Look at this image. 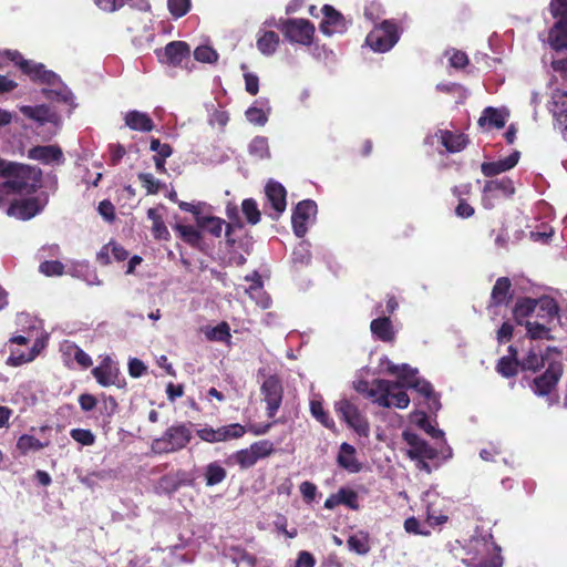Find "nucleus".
<instances>
[{
	"instance_id": "obj_1",
	"label": "nucleus",
	"mask_w": 567,
	"mask_h": 567,
	"mask_svg": "<svg viewBox=\"0 0 567 567\" xmlns=\"http://www.w3.org/2000/svg\"><path fill=\"white\" fill-rule=\"evenodd\" d=\"M42 172L38 167L16 163L7 181L2 183V189L13 194L30 195L41 186Z\"/></svg>"
},
{
	"instance_id": "obj_2",
	"label": "nucleus",
	"mask_w": 567,
	"mask_h": 567,
	"mask_svg": "<svg viewBox=\"0 0 567 567\" xmlns=\"http://www.w3.org/2000/svg\"><path fill=\"white\" fill-rule=\"evenodd\" d=\"M399 28L393 20H384L375 25L367 35L365 43L374 51H390L399 41Z\"/></svg>"
},
{
	"instance_id": "obj_3",
	"label": "nucleus",
	"mask_w": 567,
	"mask_h": 567,
	"mask_svg": "<svg viewBox=\"0 0 567 567\" xmlns=\"http://www.w3.org/2000/svg\"><path fill=\"white\" fill-rule=\"evenodd\" d=\"M280 31L291 43L309 47L313 42L315 25L307 19L290 18L280 22Z\"/></svg>"
},
{
	"instance_id": "obj_4",
	"label": "nucleus",
	"mask_w": 567,
	"mask_h": 567,
	"mask_svg": "<svg viewBox=\"0 0 567 567\" xmlns=\"http://www.w3.org/2000/svg\"><path fill=\"white\" fill-rule=\"evenodd\" d=\"M563 374L564 363L560 357L549 361L546 370L533 380V392L538 396L549 395L557 388Z\"/></svg>"
},
{
	"instance_id": "obj_5",
	"label": "nucleus",
	"mask_w": 567,
	"mask_h": 567,
	"mask_svg": "<svg viewBox=\"0 0 567 567\" xmlns=\"http://www.w3.org/2000/svg\"><path fill=\"white\" fill-rule=\"evenodd\" d=\"M190 440L192 432L185 424L173 425L154 441L153 447L159 453H172L184 449Z\"/></svg>"
},
{
	"instance_id": "obj_6",
	"label": "nucleus",
	"mask_w": 567,
	"mask_h": 567,
	"mask_svg": "<svg viewBox=\"0 0 567 567\" xmlns=\"http://www.w3.org/2000/svg\"><path fill=\"white\" fill-rule=\"evenodd\" d=\"M336 412L359 436L368 437L370 435V424L367 417L351 401L343 399L337 402Z\"/></svg>"
},
{
	"instance_id": "obj_7",
	"label": "nucleus",
	"mask_w": 567,
	"mask_h": 567,
	"mask_svg": "<svg viewBox=\"0 0 567 567\" xmlns=\"http://www.w3.org/2000/svg\"><path fill=\"white\" fill-rule=\"evenodd\" d=\"M260 393L262 395V401L266 404V414L269 419H274L281 404L284 399V385L281 379L276 375L267 377L261 386Z\"/></svg>"
},
{
	"instance_id": "obj_8",
	"label": "nucleus",
	"mask_w": 567,
	"mask_h": 567,
	"mask_svg": "<svg viewBox=\"0 0 567 567\" xmlns=\"http://www.w3.org/2000/svg\"><path fill=\"white\" fill-rule=\"evenodd\" d=\"M246 432L247 430L245 425H241L239 423H231L228 425H223L218 429L205 426L203 429L197 430L196 434L204 442L219 443L240 439L246 434Z\"/></svg>"
},
{
	"instance_id": "obj_9",
	"label": "nucleus",
	"mask_w": 567,
	"mask_h": 567,
	"mask_svg": "<svg viewBox=\"0 0 567 567\" xmlns=\"http://www.w3.org/2000/svg\"><path fill=\"white\" fill-rule=\"evenodd\" d=\"M318 207L315 200L305 199L299 202L291 216L293 234L298 238L305 237L308 231V224L316 217Z\"/></svg>"
},
{
	"instance_id": "obj_10",
	"label": "nucleus",
	"mask_w": 567,
	"mask_h": 567,
	"mask_svg": "<svg viewBox=\"0 0 567 567\" xmlns=\"http://www.w3.org/2000/svg\"><path fill=\"white\" fill-rule=\"evenodd\" d=\"M155 53L161 63L176 68L190 59V47L184 41H172Z\"/></svg>"
},
{
	"instance_id": "obj_11",
	"label": "nucleus",
	"mask_w": 567,
	"mask_h": 567,
	"mask_svg": "<svg viewBox=\"0 0 567 567\" xmlns=\"http://www.w3.org/2000/svg\"><path fill=\"white\" fill-rule=\"evenodd\" d=\"M555 353L558 358L561 357L563 352L559 348L548 346L544 353H537L534 349H530L520 361V371H529L536 373L543 368L548 365V362L554 360L550 355Z\"/></svg>"
},
{
	"instance_id": "obj_12",
	"label": "nucleus",
	"mask_w": 567,
	"mask_h": 567,
	"mask_svg": "<svg viewBox=\"0 0 567 567\" xmlns=\"http://www.w3.org/2000/svg\"><path fill=\"white\" fill-rule=\"evenodd\" d=\"M402 437L410 446V449L406 452V455L410 458L423 457L434 460L437 457L439 453L436 449L432 447L425 440L420 437L416 433L403 431Z\"/></svg>"
},
{
	"instance_id": "obj_13",
	"label": "nucleus",
	"mask_w": 567,
	"mask_h": 567,
	"mask_svg": "<svg viewBox=\"0 0 567 567\" xmlns=\"http://www.w3.org/2000/svg\"><path fill=\"white\" fill-rule=\"evenodd\" d=\"M323 19L319 24V30L326 35L343 33L347 31V21L344 17L331 4H324L321 9Z\"/></svg>"
},
{
	"instance_id": "obj_14",
	"label": "nucleus",
	"mask_w": 567,
	"mask_h": 567,
	"mask_svg": "<svg viewBox=\"0 0 567 567\" xmlns=\"http://www.w3.org/2000/svg\"><path fill=\"white\" fill-rule=\"evenodd\" d=\"M192 478L189 474L184 470H178L176 472H171L157 481L156 484V493L171 495L179 489L182 486L190 485Z\"/></svg>"
},
{
	"instance_id": "obj_15",
	"label": "nucleus",
	"mask_w": 567,
	"mask_h": 567,
	"mask_svg": "<svg viewBox=\"0 0 567 567\" xmlns=\"http://www.w3.org/2000/svg\"><path fill=\"white\" fill-rule=\"evenodd\" d=\"M401 389L399 382L377 379L373 381L372 386L368 391V396L373 398L374 401L382 408H390V394L393 390Z\"/></svg>"
},
{
	"instance_id": "obj_16",
	"label": "nucleus",
	"mask_w": 567,
	"mask_h": 567,
	"mask_svg": "<svg viewBox=\"0 0 567 567\" xmlns=\"http://www.w3.org/2000/svg\"><path fill=\"white\" fill-rule=\"evenodd\" d=\"M28 157L45 165L63 162V153L58 145L34 146L28 151Z\"/></svg>"
},
{
	"instance_id": "obj_17",
	"label": "nucleus",
	"mask_w": 567,
	"mask_h": 567,
	"mask_svg": "<svg viewBox=\"0 0 567 567\" xmlns=\"http://www.w3.org/2000/svg\"><path fill=\"white\" fill-rule=\"evenodd\" d=\"M536 320L551 323L559 318V306L557 301L549 296H542L537 298L536 308L534 311Z\"/></svg>"
},
{
	"instance_id": "obj_18",
	"label": "nucleus",
	"mask_w": 567,
	"mask_h": 567,
	"mask_svg": "<svg viewBox=\"0 0 567 567\" xmlns=\"http://www.w3.org/2000/svg\"><path fill=\"white\" fill-rule=\"evenodd\" d=\"M265 193L268 202L272 209L277 213V217L280 216L287 206V192L286 188L276 181H269L265 187Z\"/></svg>"
},
{
	"instance_id": "obj_19",
	"label": "nucleus",
	"mask_w": 567,
	"mask_h": 567,
	"mask_svg": "<svg viewBox=\"0 0 567 567\" xmlns=\"http://www.w3.org/2000/svg\"><path fill=\"white\" fill-rule=\"evenodd\" d=\"M525 218L517 215L514 220L505 221L502 226V233L498 235V244L517 243L524 236L523 227Z\"/></svg>"
},
{
	"instance_id": "obj_20",
	"label": "nucleus",
	"mask_w": 567,
	"mask_h": 567,
	"mask_svg": "<svg viewBox=\"0 0 567 567\" xmlns=\"http://www.w3.org/2000/svg\"><path fill=\"white\" fill-rule=\"evenodd\" d=\"M92 375L102 386L113 385L117 379L118 370L113 367L110 357L104 358L101 363L92 369Z\"/></svg>"
},
{
	"instance_id": "obj_21",
	"label": "nucleus",
	"mask_w": 567,
	"mask_h": 567,
	"mask_svg": "<svg viewBox=\"0 0 567 567\" xmlns=\"http://www.w3.org/2000/svg\"><path fill=\"white\" fill-rule=\"evenodd\" d=\"M441 144L450 153L461 152L468 144V138L465 134L453 132L449 130H440L437 133Z\"/></svg>"
},
{
	"instance_id": "obj_22",
	"label": "nucleus",
	"mask_w": 567,
	"mask_h": 567,
	"mask_svg": "<svg viewBox=\"0 0 567 567\" xmlns=\"http://www.w3.org/2000/svg\"><path fill=\"white\" fill-rule=\"evenodd\" d=\"M337 463L349 473H359L362 468L361 463L355 457L354 446L346 442L340 445Z\"/></svg>"
},
{
	"instance_id": "obj_23",
	"label": "nucleus",
	"mask_w": 567,
	"mask_h": 567,
	"mask_svg": "<svg viewBox=\"0 0 567 567\" xmlns=\"http://www.w3.org/2000/svg\"><path fill=\"white\" fill-rule=\"evenodd\" d=\"M370 330L372 336L382 342H393L395 339L394 327L389 317L373 319L370 323Z\"/></svg>"
},
{
	"instance_id": "obj_24",
	"label": "nucleus",
	"mask_w": 567,
	"mask_h": 567,
	"mask_svg": "<svg viewBox=\"0 0 567 567\" xmlns=\"http://www.w3.org/2000/svg\"><path fill=\"white\" fill-rule=\"evenodd\" d=\"M124 120L125 125L133 131L151 132L154 128V123L150 115L136 110L127 112Z\"/></svg>"
},
{
	"instance_id": "obj_25",
	"label": "nucleus",
	"mask_w": 567,
	"mask_h": 567,
	"mask_svg": "<svg viewBox=\"0 0 567 567\" xmlns=\"http://www.w3.org/2000/svg\"><path fill=\"white\" fill-rule=\"evenodd\" d=\"M386 371L389 374L398 377V382L401 384V388L409 386L410 383L417 378V369L412 368L406 363L394 364L392 362H388Z\"/></svg>"
},
{
	"instance_id": "obj_26",
	"label": "nucleus",
	"mask_w": 567,
	"mask_h": 567,
	"mask_svg": "<svg viewBox=\"0 0 567 567\" xmlns=\"http://www.w3.org/2000/svg\"><path fill=\"white\" fill-rule=\"evenodd\" d=\"M548 43L555 51L567 49V24L555 22L548 32Z\"/></svg>"
},
{
	"instance_id": "obj_27",
	"label": "nucleus",
	"mask_w": 567,
	"mask_h": 567,
	"mask_svg": "<svg viewBox=\"0 0 567 567\" xmlns=\"http://www.w3.org/2000/svg\"><path fill=\"white\" fill-rule=\"evenodd\" d=\"M508 349L511 355L498 360V373L505 378H513L520 371V361L517 359V350L512 346Z\"/></svg>"
},
{
	"instance_id": "obj_28",
	"label": "nucleus",
	"mask_w": 567,
	"mask_h": 567,
	"mask_svg": "<svg viewBox=\"0 0 567 567\" xmlns=\"http://www.w3.org/2000/svg\"><path fill=\"white\" fill-rule=\"evenodd\" d=\"M174 230L178 233L179 238L193 248H200L202 233L192 225L176 224Z\"/></svg>"
},
{
	"instance_id": "obj_29",
	"label": "nucleus",
	"mask_w": 567,
	"mask_h": 567,
	"mask_svg": "<svg viewBox=\"0 0 567 567\" xmlns=\"http://www.w3.org/2000/svg\"><path fill=\"white\" fill-rule=\"evenodd\" d=\"M9 212L18 215L21 219H30L39 212L38 199L27 198L16 202L10 206Z\"/></svg>"
},
{
	"instance_id": "obj_30",
	"label": "nucleus",
	"mask_w": 567,
	"mask_h": 567,
	"mask_svg": "<svg viewBox=\"0 0 567 567\" xmlns=\"http://www.w3.org/2000/svg\"><path fill=\"white\" fill-rule=\"evenodd\" d=\"M348 548L358 555H367L370 551V535L368 532L359 530L351 535L348 540Z\"/></svg>"
},
{
	"instance_id": "obj_31",
	"label": "nucleus",
	"mask_w": 567,
	"mask_h": 567,
	"mask_svg": "<svg viewBox=\"0 0 567 567\" xmlns=\"http://www.w3.org/2000/svg\"><path fill=\"white\" fill-rule=\"evenodd\" d=\"M196 225L200 229L218 238L221 236L225 220L215 216H196Z\"/></svg>"
},
{
	"instance_id": "obj_32",
	"label": "nucleus",
	"mask_w": 567,
	"mask_h": 567,
	"mask_svg": "<svg viewBox=\"0 0 567 567\" xmlns=\"http://www.w3.org/2000/svg\"><path fill=\"white\" fill-rule=\"evenodd\" d=\"M279 35L274 31H264L257 39V49L264 55H272L279 45Z\"/></svg>"
},
{
	"instance_id": "obj_33",
	"label": "nucleus",
	"mask_w": 567,
	"mask_h": 567,
	"mask_svg": "<svg viewBox=\"0 0 567 567\" xmlns=\"http://www.w3.org/2000/svg\"><path fill=\"white\" fill-rule=\"evenodd\" d=\"M204 332L208 341L225 342L228 346L231 343L230 327L226 321H221L216 327H207Z\"/></svg>"
},
{
	"instance_id": "obj_34",
	"label": "nucleus",
	"mask_w": 567,
	"mask_h": 567,
	"mask_svg": "<svg viewBox=\"0 0 567 567\" xmlns=\"http://www.w3.org/2000/svg\"><path fill=\"white\" fill-rule=\"evenodd\" d=\"M549 323L543 322V321H530L527 320L525 322V328L527 336L533 340H553L554 337L550 333V328L548 327Z\"/></svg>"
},
{
	"instance_id": "obj_35",
	"label": "nucleus",
	"mask_w": 567,
	"mask_h": 567,
	"mask_svg": "<svg viewBox=\"0 0 567 567\" xmlns=\"http://www.w3.org/2000/svg\"><path fill=\"white\" fill-rule=\"evenodd\" d=\"M537 298H519L513 309V315L516 321L522 324V320L534 315Z\"/></svg>"
},
{
	"instance_id": "obj_36",
	"label": "nucleus",
	"mask_w": 567,
	"mask_h": 567,
	"mask_svg": "<svg viewBox=\"0 0 567 567\" xmlns=\"http://www.w3.org/2000/svg\"><path fill=\"white\" fill-rule=\"evenodd\" d=\"M227 477V471L218 463L212 462L206 465L204 478L207 486L220 484Z\"/></svg>"
},
{
	"instance_id": "obj_37",
	"label": "nucleus",
	"mask_w": 567,
	"mask_h": 567,
	"mask_svg": "<svg viewBox=\"0 0 567 567\" xmlns=\"http://www.w3.org/2000/svg\"><path fill=\"white\" fill-rule=\"evenodd\" d=\"M310 413L327 429L334 427V421L329 416V413L323 409L322 401L320 399L310 400Z\"/></svg>"
},
{
	"instance_id": "obj_38",
	"label": "nucleus",
	"mask_w": 567,
	"mask_h": 567,
	"mask_svg": "<svg viewBox=\"0 0 567 567\" xmlns=\"http://www.w3.org/2000/svg\"><path fill=\"white\" fill-rule=\"evenodd\" d=\"M234 462L236 464L239 465L240 468L243 470H246V468H249V467H252L257 462L258 460L256 458L252 450L249 447L247 449H241L237 452H235L227 461V463L229 462Z\"/></svg>"
},
{
	"instance_id": "obj_39",
	"label": "nucleus",
	"mask_w": 567,
	"mask_h": 567,
	"mask_svg": "<svg viewBox=\"0 0 567 567\" xmlns=\"http://www.w3.org/2000/svg\"><path fill=\"white\" fill-rule=\"evenodd\" d=\"M49 445L48 442L42 443L33 435L23 434L18 439L17 449L21 454L25 455L30 451H40Z\"/></svg>"
},
{
	"instance_id": "obj_40",
	"label": "nucleus",
	"mask_w": 567,
	"mask_h": 567,
	"mask_svg": "<svg viewBox=\"0 0 567 567\" xmlns=\"http://www.w3.org/2000/svg\"><path fill=\"white\" fill-rule=\"evenodd\" d=\"M336 494L340 505H344L352 511L360 509L359 494L354 489L340 487Z\"/></svg>"
},
{
	"instance_id": "obj_41",
	"label": "nucleus",
	"mask_w": 567,
	"mask_h": 567,
	"mask_svg": "<svg viewBox=\"0 0 567 567\" xmlns=\"http://www.w3.org/2000/svg\"><path fill=\"white\" fill-rule=\"evenodd\" d=\"M20 58L19 68L20 70L27 74L33 82H37L41 76V73L44 71V65L42 63H35L30 60H25L22 58L20 53H17Z\"/></svg>"
},
{
	"instance_id": "obj_42",
	"label": "nucleus",
	"mask_w": 567,
	"mask_h": 567,
	"mask_svg": "<svg viewBox=\"0 0 567 567\" xmlns=\"http://www.w3.org/2000/svg\"><path fill=\"white\" fill-rule=\"evenodd\" d=\"M137 179L147 195H156L165 186L159 179L155 178L151 173H138Z\"/></svg>"
},
{
	"instance_id": "obj_43",
	"label": "nucleus",
	"mask_w": 567,
	"mask_h": 567,
	"mask_svg": "<svg viewBox=\"0 0 567 567\" xmlns=\"http://www.w3.org/2000/svg\"><path fill=\"white\" fill-rule=\"evenodd\" d=\"M241 210L250 225H256L260 221V210L258 209L257 202L254 198H246L241 203Z\"/></svg>"
},
{
	"instance_id": "obj_44",
	"label": "nucleus",
	"mask_w": 567,
	"mask_h": 567,
	"mask_svg": "<svg viewBox=\"0 0 567 567\" xmlns=\"http://www.w3.org/2000/svg\"><path fill=\"white\" fill-rule=\"evenodd\" d=\"M66 353L73 355L74 360L82 369H89L93 364L91 357L75 343L66 344Z\"/></svg>"
},
{
	"instance_id": "obj_45",
	"label": "nucleus",
	"mask_w": 567,
	"mask_h": 567,
	"mask_svg": "<svg viewBox=\"0 0 567 567\" xmlns=\"http://www.w3.org/2000/svg\"><path fill=\"white\" fill-rule=\"evenodd\" d=\"M514 297L515 291L512 289V280L508 277L498 278V305H508Z\"/></svg>"
},
{
	"instance_id": "obj_46",
	"label": "nucleus",
	"mask_w": 567,
	"mask_h": 567,
	"mask_svg": "<svg viewBox=\"0 0 567 567\" xmlns=\"http://www.w3.org/2000/svg\"><path fill=\"white\" fill-rule=\"evenodd\" d=\"M249 153L258 158L270 156L268 141L264 136H256L249 144Z\"/></svg>"
},
{
	"instance_id": "obj_47",
	"label": "nucleus",
	"mask_w": 567,
	"mask_h": 567,
	"mask_svg": "<svg viewBox=\"0 0 567 567\" xmlns=\"http://www.w3.org/2000/svg\"><path fill=\"white\" fill-rule=\"evenodd\" d=\"M548 10L555 22L567 24V0H550Z\"/></svg>"
},
{
	"instance_id": "obj_48",
	"label": "nucleus",
	"mask_w": 567,
	"mask_h": 567,
	"mask_svg": "<svg viewBox=\"0 0 567 567\" xmlns=\"http://www.w3.org/2000/svg\"><path fill=\"white\" fill-rule=\"evenodd\" d=\"M256 458H266L275 452V445L270 440H260L250 444Z\"/></svg>"
},
{
	"instance_id": "obj_49",
	"label": "nucleus",
	"mask_w": 567,
	"mask_h": 567,
	"mask_svg": "<svg viewBox=\"0 0 567 567\" xmlns=\"http://www.w3.org/2000/svg\"><path fill=\"white\" fill-rule=\"evenodd\" d=\"M477 124L483 132H487L496 127V107H486L482 116L478 118Z\"/></svg>"
},
{
	"instance_id": "obj_50",
	"label": "nucleus",
	"mask_w": 567,
	"mask_h": 567,
	"mask_svg": "<svg viewBox=\"0 0 567 567\" xmlns=\"http://www.w3.org/2000/svg\"><path fill=\"white\" fill-rule=\"evenodd\" d=\"M64 265L59 260H45L40 264L39 270L47 277L62 276L64 274Z\"/></svg>"
},
{
	"instance_id": "obj_51",
	"label": "nucleus",
	"mask_w": 567,
	"mask_h": 567,
	"mask_svg": "<svg viewBox=\"0 0 567 567\" xmlns=\"http://www.w3.org/2000/svg\"><path fill=\"white\" fill-rule=\"evenodd\" d=\"M194 58L203 63H214L218 59V53L209 45H199L194 51Z\"/></svg>"
},
{
	"instance_id": "obj_52",
	"label": "nucleus",
	"mask_w": 567,
	"mask_h": 567,
	"mask_svg": "<svg viewBox=\"0 0 567 567\" xmlns=\"http://www.w3.org/2000/svg\"><path fill=\"white\" fill-rule=\"evenodd\" d=\"M553 106L550 109L553 114H563L567 112V91L555 90L551 95Z\"/></svg>"
},
{
	"instance_id": "obj_53",
	"label": "nucleus",
	"mask_w": 567,
	"mask_h": 567,
	"mask_svg": "<svg viewBox=\"0 0 567 567\" xmlns=\"http://www.w3.org/2000/svg\"><path fill=\"white\" fill-rule=\"evenodd\" d=\"M150 150L156 153L153 156L154 158H161L165 161L173 154V148L169 144L161 143V141L155 137L151 138Z\"/></svg>"
},
{
	"instance_id": "obj_54",
	"label": "nucleus",
	"mask_w": 567,
	"mask_h": 567,
	"mask_svg": "<svg viewBox=\"0 0 567 567\" xmlns=\"http://www.w3.org/2000/svg\"><path fill=\"white\" fill-rule=\"evenodd\" d=\"M169 13L178 19L187 14L190 9V0H167Z\"/></svg>"
},
{
	"instance_id": "obj_55",
	"label": "nucleus",
	"mask_w": 567,
	"mask_h": 567,
	"mask_svg": "<svg viewBox=\"0 0 567 567\" xmlns=\"http://www.w3.org/2000/svg\"><path fill=\"white\" fill-rule=\"evenodd\" d=\"M70 435L75 442L85 446L93 445L95 442V435L92 433L91 430L72 429L70 431Z\"/></svg>"
},
{
	"instance_id": "obj_56",
	"label": "nucleus",
	"mask_w": 567,
	"mask_h": 567,
	"mask_svg": "<svg viewBox=\"0 0 567 567\" xmlns=\"http://www.w3.org/2000/svg\"><path fill=\"white\" fill-rule=\"evenodd\" d=\"M408 388L414 389L417 393L423 395L425 399L430 400L432 396H434V390H433L432 384L424 379H420L419 377L416 379H414V381L411 382Z\"/></svg>"
},
{
	"instance_id": "obj_57",
	"label": "nucleus",
	"mask_w": 567,
	"mask_h": 567,
	"mask_svg": "<svg viewBox=\"0 0 567 567\" xmlns=\"http://www.w3.org/2000/svg\"><path fill=\"white\" fill-rule=\"evenodd\" d=\"M245 115H246V118L250 123L259 125V126L265 125L268 121V117H267L266 113L264 112V110L256 107V106H250L246 111Z\"/></svg>"
},
{
	"instance_id": "obj_58",
	"label": "nucleus",
	"mask_w": 567,
	"mask_h": 567,
	"mask_svg": "<svg viewBox=\"0 0 567 567\" xmlns=\"http://www.w3.org/2000/svg\"><path fill=\"white\" fill-rule=\"evenodd\" d=\"M496 190V182H486L483 188L482 204L485 208L492 209L494 207V192Z\"/></svg>"
},
{
	"instance_id": "obj_59",
	"label": "nucleus",
	"mask_w": 567,
	"mask_h": 567,
	"mask_svg": "<svg viewBox=\"0 0 567 567\" xmlns=\"http://www.w3.org/2000/svg\"><path fill=\"white\" fill-rule=\"evenodd\" d=\"M292 260L295 264L308 265L311 260V254L307 244L300 243L292 252Z\"/></svg>"
},
{
	"instance_id": "obj_60",
	"label": "nucleus",
	"mask_w": 567,
	"mask_h": 567,
	"mask_svg": "<svg viewBox=\"0 0 567 567\" xmlns=\"http://www.w3.org/2000/svg\"><path fill=\"white\" fill-rule=\"evenodd\" d=\"M520 158V152L514 150L508 156L498 159V173L506 172L516 166Z\"/></svg>"
},
{
	"instance_id": "obj_61",
	"label": "nucleus",
	"mask_w": 567,
	"mask_h": 567,
	"mask_svg": "<svg viewBox=\"0 0 567 567\" xmlns=\"http://www.w3.org/2000/svg\"><path fill=\"white\" fill-rule=\"evenodd\" d=\"M449 61L454 69H464L470 62L465 52L455 49L452 50Z\"/></svg>"
},
{
	"instance_id": "obj_62",
	"label": "nucleus",
	"mask_w": 567,
	"mask_h": 567,
	"mask_svg": "<svg viewBox=\"0 0 567 567\" xmlns=\"http://www.w3.org/2000/svg\"><path fill=\"white\" fill-rule=\"evenodd\" d=\"M37 354L38 351L34 348H32L28 353H20L18 355L12 353L8 359V363L12 367H19L23 363L32 361Z\"/></svg>"
},
{
	"instance_id": "obj_63",
	"label": "nucleus",
	"mask_w": 567,
	"mask_h": 567,
	"mask_svg": "<svg viewBox=\"0 0 567 567\" xmlns=\"http://www.w3.org/2000/svg\"><path fill=\"white\" fill-rule=\"evenodd\" d=\"M391 405H394L398 409H405L410 403V398L406 392L398 390H393L390 394Z\"/></svg>"
},
{
	"instance_id": "obj_64",
	"label": "nucleus",
	"mask_w": 567,
	"mask_h": 567,
	"mask_svg": "<svg viewBox=\"0 0 567 567\" xmlns=\"http://www.w3.org/2000/svg\"><path fill=\"white\" fill-rule=\"evenodd\" d=\"M245 90L250 95H257L259 92V78L255 73L245 72Z\"/></svg>"
}]
</instances>
